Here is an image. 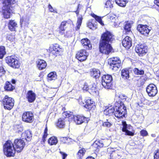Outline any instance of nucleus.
Returning <instances> with one entry per match:
<instances>
[{
    "label": "nucleus",
    "instance_id": "1",
    "mask_svg": "<svg viewBox=\"0 0 159 159\" xmlns=\"http://www.w3.org/2000/svg\"><path fill=\"white\" fill-rule=\"evenodd\" d=\"M125 109L126 107H125L123 104L116 103L114 107L111 106L106 109L104 113L106 115H111V114H114L116 117L121 118L124 116V114L123 112Z\"/></svg>",
    "mask_w": 159,
    "mask_h": 159
},
{
    "label": "nucleus",
    "instance_id": "2",
    "mask_svg": "<svg viewBox=\"0 0 159 159\" xmlns=\"http://www.w3.org/2000/svg\"><path fill=\"white\" fill-rule=\"evenodd\" d=\"M4 153L7 157L13 156L15 155L16 150L13 143L10 140L7 141L3 146Z\"/></svg>",
    "mask_w": 159,
    "mask_h": 159
},
{
    "label": "nucleus",
    "instance_id": "3",
    "mask_svg": "<svg viewBox=\"0 0 159 159\" xmlns=\"http://www.w3.org/2000/svg\"><path fill=\"white\" fill-rule=\"evenodd\" d=\"M18 59L16 56H11L7 57L6 61L10 66L14 68H18L20 66V63Z\"/></svg>",
    "mask_w": 159,
    "mask_h": 159
},
{
    "label": "nucleus",
    "instance_id": "4",
    "mask_svg": "<svg viewBox=\"0 0 159 159\" xmlns=\"http://www.w3.org/2000/svg\"><path fill=\"white\" fill-rule=\"evenodd\" d=\"M99 49L101 53L105 54H108L113 50L110 43L101 42L99 44Z\"/></svg>",
    "mask_w": 159,
    "mask_h": 159
},
{
    "label": "nucleus",
    "instance_id": "5",
    "mask_svg": "<svg viewBox=\"0 0 159 159\" xmlns=\"http://www.w3.org/2000/svg\"><path fill=\"white\" fill-rule=\"evenodd\" d=\"M112 78L111 75H104L102 77V84L106 89H111L112 87Z\"/></svg>",
    "mask_w": 159,
    "mask_h": 159
},
{
    "label": "nucleus",
    "instance_id": "6",
    "mask_svg": "<svg viewBox=\"0 0 159 159\" xmlns=\"http://www.w3.org/2000/svg\"><path fill=\"white\" fill-rule=\"evenodd\" d=\"M108 63L110 68L113 70H116L121 66V61L118 57H114L109 59Z\"/></svg>",
    "mask_w": 159,
    "mask_h": 159
},
{
    "label": "nucleus",
    "instance_id": "7",
    "mask_svg": "<svg viewBox=\"0 0 159 159\" xmlns=\"http://www.w3.org/2000/svg\"><path fill=\"white\" fill-rule=\"evenodd\" d=\"M114 39V36L107 31L102 35L100 42L110 44Z\"/></svg>",
    "mask_w": 159,
    "mask_h": 159
},
{
    "label": "nucleus",
    "instance_id": "8",
    "mask_svg": "<svg viewBox=\"0 0 159 159\" xmlns=\"http://www.w3.org/2000/svg\"><path fill=\"white\" fill-rule=\"evenodd\" d=\"M4 108L8 110L11 109L14 105V100L11 98L6 95L2 100Z\"/></svg>",
    "mask_w": 159,
    "mask_h": 159
},
{
    "label": "nucleus",
    "instance_id": "9",
    "mask_svg": "<svg viewBox=\"0 0 159 159\" xmlns=\"http://www.w3.org/2000/svg\"><path fill=\"white\" fill-rule=\"evenodd\" d=\"M16 151L18 152H20L23 149L25 145L24 141L20 139H17L14 141Z\"/></svg>",
    "mask_w": 159,
    "mask_h": 159
},
{
    "label": "nucleus",
    "instance_id": "10",
    "mask_svg": "<svg viewBox=\"0 0 159 159\" xmlns=\"http://www.w3.org/2000/svg\"><path fill=\"white\" fill-rule=\"evenodd\" d=\"M146 91L150 97L155 96L157 93L156 86L153 84H149L146 88Z\"/></svg>",
    "mask_w": 159,
    "mask_h": 159
},
{
    "label": "nucleus",
    "instance_id": "11",
    "mask_svg": "<svg viewBox=\"0 0 159 159\" xmlns=\"http://www.w3.org/2000/svg\"><path fill=\"white\" fill-rule=\"evenodd\" d=\"M23 121L27 123H32L34 120V115L30 112H25L22 116Z\"/></svg>",
    "mask_w": 159,
    "mask_h": 159
},
{
    "label": "nucleus",
    "instance_id": "12",
    "mask_svg": "<svg viewBox=\"0 0 159 159\" xmlns=\"http://www.w3.org/2000/svg\"><path fill=\"white\" fill-rule=\"evenodd\" d=\"M88 54L85 50H82L79 51L76 54V58L80 61L85 60L87 57Z\"/></svg>",
    "mask_w": 159,
    "mask_h": 159
},
{
    "label": "nucleus",
    "instance_id": "13",
    "mask_svg": "<svg viewBox=\"0 0 159 159\" xmlns=\"http://www.w3.org/2000/svg\"><path fill=\"white\" fill-rule=\"evenodd\" d=\"M135 51L139 55L142 56L147 52V47L144 44H138L136 47Z\"/></svg>",
    "mask_w": 159,
    "mask_h": 159
},
{
    "label": "nucleus",
    "instance_id": "14",
    "mask_svg": "<svg viewBox=\"0 0 159 159\" xmlns=\"http://www.w3.org/2000/svg\"><path fill=\"white\" fill-rule=\"evenodd\" d=\"M73 119L75 123L78 125L81 124L84 122L86 123L89 120L88 118L80 116H74Z\"/></svg>",
    "mask_w": 159,
    "mask_h": 159
},
{
    "label": "nucleus",
    "instance_id": "15",
    "mask_svg": "<svg viewBox=\"0 0 159 159\" xmlns=\"http://www.w3.org/2000/svg\"><path fill=\"white\" fill-rule=\"evenodd\" d=\"M137 29L141 34L145 36L148 35L150 31V30L148 28V26L147 25H139L138 26Z\"/></svg>",
    "mask_w": 159,
    "mask_h": 159
},
{
    "label": "nucleus",
    "instance_id": "16",
    "mask_svg": "<svg viewBox=\"0 0 159 159\" xmlns=\"http://www.w3.org/2000/svg\"><path fill=\"white\" fill-rule=\"evenodd\" d=\"M11 7L7 6H4L3 7V14L4 18L8 19L10 17L11 13L13 12Z\"/></svg>",
    "mask_w": 159,
    "mask_h": 159
},
{
    "label": "nucleus",
    "instance_id": "17",
    "mask_svg": "<svg viewBox=\"0 0 159 159\" xmlns=\"http://www.w3.org/2000/svg\"><path fill=\"white\" fill-rule=\"evenodd\" d=\"M122 154L123 152L121 150L116 149L112 151L110 154V157L112 159H120Z\"/></svg>",
    "mask_w": 159,
    "mask_h": 159
},
{
    "label": "nucleus",
    "instance_id": "18",
    "mask_svg": "<svg viewBox=\"0 0 159 159\" xmlns=\"http://www.w3.org/2000/svg\"><path fill=\"white\" fill-rule=\"evenodd\" d=\"M122 44L123 46L126 49L129 48L132 45L131 39L129 36L126 37L123 40Z\"/></svg>",
    "mask_w": 159,
    "mask_h": 159
},
{
    "label": "nucleus",
    "instance_id": "19",
    "mask_svg": "<svg viewBox=\"0 0 159 159\" xmlns=\"http://www.w3.org/2000/svg\"><path fill=\"white\" fill-rule=\"evenodd\" d=\"M26 98L29 102H32L35 100L36 94L32 90L29 91L26 94Z\"/></svg>",
    "mask_w": 159,
    "mask_h": 159
},
{
    "label": "nucleus",
    "instance_id": "20",
    "mask_svg": "<svg viewBox=\"0 0 159 159\" xmlns=\"http://www.w3.org/2000/svg\"><path fill=\"white\" fill-rule=\"evenodd\" d=\"M17 27V24L14 20H9L8 24V27L9 30L11 31H16Z\"/></svg>",
    "mask_w": 159,
    "mask_h": 159
},
{
    "label": "nucleus",
    "instance_id": "21",
    "mask_svg": "<svg viewBox=\"0 0 159 159\" xmlns=\"http://www.w3.org/2000/svg\"><path fill=\"white\" fill-rule=\"evenodd\" d=\"M21 137L23 139H25L27 141L30 140L32 137L31 132L30 130H27L23 133L21 134Z\"/></svg>",
    "mask_w": 159,
    "mask_h": 159
},
{
    "label": "nucleus",
    "instance_id": "22",
    "mask_svg": "<svg viewBox=\"0 0 159 159\" xmlns=\"http://www.w3.org/2000/svg\"><path fill=\"white\" fill-rule=\"evenodd\" d=\"M29 18L27 16H25L21 17L20 21L21 26L23 25L27 26L29 23Z\"/></svg>",
    "mask_w": 159,
    "mask_h": 159
},
{
    "label": "nucleus",
    "instance_id": "23",
    "mask_svg": "<svg viewBox=\"0 0 159 159\" xmlns=\"http://www.w3.org/2000/svg\"><path fill=\"white\" fill-rule=\"evenodd\" d=\"M37 67L40 70L44 69L47 65L46 61L43 60L39 59L37 61Z\"/></svg>",
    "mask_w": 159,
    "mask_h": 159
},
{
    "label": "nucleus",
    "instance_id": "24",
    "mask_svg": "<svg viewBox=\"0 0 159 159\" xmlns=\"http://www.w3.org/2000/svg\"><path fill=\"white\" fill-rule=\"evenodd\" d=\"M122 124L123 125L122 130L123 131L125 132V134L132 136H133L134 135V133L128 130L127 129V125L126 122L125 121L122 122Z\"/></svg>",
    "mask_w": 159,
    "mask_h": 159
},
{
    "label": "nucleus",
    "instance_id": "25",
    "mask_svg": "<svg viewBox=\"0 0 159 159\" xmlns=\"http://www.w3.org/2000/svg\"><path fill=\"white\" fill-rule=\"evenodd\" d=\"M84 107L89 110H90L94 106L93 102L90 99L87 100L85 102Z\"/></svg>",
    "mask_w": 159,
    "mask_h": 159
},
{
    "label": "nucleus",
    "instance_id": "26",
    "mask_svg": "<svg viewBox=\"0 0 159 159\" xmlns=\"http://www.w3.org/2000/svg\"><path fill=\"white\" fill-rule=\"evenodd\" d=\"M81 43L83 46H85L86 49H90L92 47L91 44H90V41L87 38L82 39Z\"/></svg>",
    "mask_w": 159,
    "mask_h": 159
},
{
    "label": "nucleus",
    "instance_id": "27",
    "mask_svg": "<svg viewBox=\"0 0 159 159\" xmlns=\"http://www.w3.org/2000/svg\"><path fill=\"white\" fill-rule=\"evenodd\" d=\"M100 75V70L96 69H93L91 71V75L92 76L96 79L99 77Z\"/></svg>",
    "mask_w": 159,
    "mask_h": 159
},
{
    "label": "nucleus",
    "instance_id": "28",
    "mask_svg": "<svg viewBox=\"0 0 159 159\" xmlns=\"http://www.w3.org/2000/svg\"><path fill=\"white\" fill-rule=\"evenodd\" d=\"M122 77L125 79H128L129 77V70L127 69H123L121 71Z\"/></svg>",
    "mask_w": 159,
    "mask_h": 159
},
{
    "label": "nucleus",
    "instance_id": "29",
    "mask_svg": "<svg viewBox=\"0 0 159 159\" xmlns=\"http://www.w3.org/2000/svg\"><path fill=\"white\" fill-rule=\"evenodd\" d=\"M4 88L7 91H12L15 89L14 86L12 85L9 81L6 82Z\"/></svg>",
    "mask_w": 159,
    "mask_h": 159
},
{
    "label": "nucleus",
    "instance_id": "30",
    "mask_svg": "<svg viewBox=\"0 0 159 159\" xmlns=\"http://www.w3.org/2000/svg\"><path fill=\"white\" fill-rule=\"evenodd\" d=\"M65 125V120L63 118H60L58 120L56 123V126L59 128H63Z\"/></svg>",
    "mask_w": 159,
    "mask_h": 159
},
{
    "label": "nucleus",
    "instance_id": "31",
    "mask_svg": "<svg viewBox=\"0 0 159 159\" xmlns=\"http://www.w3.org/2000/svg\"><path fill=\"white\" fill-rule=\"evenodd\" d=\"M50 50L51 52L56 56L59 55L61 51V49L60 48H57L54 47L52 48H51Z\"/></svg>",
    "mask_w": 159,
    "mask_h": 159
},
{
    "label": "nucleus",
    "instance_id": "32",
    "mask_svg": "<svg viewBox=\"0 0 159 159\" xmlns=\"http://www.w3.org/2000/svg\"><path fill=\"white\" fill-rule=\"evenodd\" d=\"M16 3V0H3V3L4 6H7L12 8L11 6L12 4Z\"/></svg>",
    "mask_w": 159,
    "mask_h": 159
},
{
    "label": "nucleus",
    "instance_id": "33",
    "mask_svg": "<svg viewBox=\"0 0 159 159\" xmlns=\"http://www.w3.org/2000/svg\"><path fill=\"white\" fill-rule=\"evenodd\" d=\"M116 3L119 6L125 7L128 2L129 0H115Z\"/></svg>",
    "mask_w": 159,
    "mask_h": 159
},
{
    "label": "nucleus",
    "instance_id": "34",
    "mask_svg": "<svg viewBox=\"0 0 159 159\" xmlns=\"http://www.w3.org/2000/svg\"><path fill=\"white\" fill-rule=\"evenodd\" d=\"M57 142V139L55 137H51L48 140V143L51 145H56Z\"/></svg>",
    "mask_w": 159,
    "mask_h": 159
},
{
    "label": "nucleus",
    "instance_id": "35",
    "mask_svg": "<svg viewBox=\"0 0 159 159\" xmlns=\"http://www.w3.org/2000/svg\"><path fill=\"white\" fill-rule=\"evenodd\" d=\"M89 88V92L90 94L93 95L97 94L98 93V91L95 86V85H93L92 87L90 86Z\"/></svg>",
    "mask_w": 159,
    "mask_h": 159
},
{
    "label": "nucleus",
    "instance_id": "36",
    "mask_svg": "<svg viewBox=\"0 0 159 159\" xmlns=\"http://www.w3.org/2000/svg\"><path fill=\"white\" fill-rule=\"evenodd\" d=\"M63 116L64 117H68L69 121H71V119L72 120L74 116V115H72V113L69 111L64 112Z\"/></svg>",
    "mask_w": 159,
    "mask_h": 159
},
{
    "label": "nucleus",
    "instance_id": "37",
    "mask_svg": "<svg viewBox=\"0 0 159 159\" xmlns=\"http://www.w3.org/2000/svg\"><path fill=\"white\" fill-rule=\"evenodd\" d=\"M85 150L84 148L79 150L76 154V157L79 158H81L84 156Z\"/></svg>",
    "mask_w": 159,
    "mask_h": 159
},
{
    "label": "nucleus",
    "instance_id": "38",
    "mask_svg": "<svg viewBox=\"0 0 159 159\" xmlns=\"http://www.w3.org/2000/svg\"><path fill=\"white\" fill-rule=\"evenodd\" d=\"M48 79L50 80H55L57 78V75L55 72H52L48 75Z\"/></svg>",
    "mask_w": 159,
    "mask_h": 159
},
{
    "label": "nucleus",
    "instance_id": "39",
    "mask_svg": "<svg viewBox=\"0 0 159 159\" xmlns=\"http://www.w3.org/2000/svg\"><path fill=\"white\" fill-rule=\"evenodd\" d=\"M133 22L132 21L127 22L125 24L124 27V29L126 32H129L130 31V28Z\"/></svg>",
    "mask_w": 159,
    "mask_h": 159
},
{
    "label": "nucleus",
    "instance_id": "40",
    "mask_svg": "<svg viewBox=\"0 0 159 159\" xmlns=\"http://www.w3.org/2000/svg\"><path fill=\"white\" fill-rule=\"evenodd\" d=\"M91 16L93 17H94L95 19V20L98 21L101 25H104L103 23L102 22V19L100 17L96 15L93 13L92 14H91Z\"/></svg>",
    "mask_w": 159,
    "mask_h": 159
},
{
    "label": "nucleus",
    "instance_id": "41",
    "mask_svg": "<svg viewBox=\"0 0 159 159\" xmlns=\"http://www.w3.org/2000/svg\"><path fill=\"white\" fill-rule=\"evenodd\" d=\"M134 73L137 75H142L144 74V71L143 70L139 69L137 68H135L134 69Z\"/></svg>",
    "mask_w": 159,
    "mask_h": 159
},
{
    "label": "nucleus",
    "instance_id": "42",
    "mask_svg": "<svg viewBox=\"0 0 159 159\" xmlns=\"http://www.w3.org/2000/svg\"><path fill=\"white\" fill-rule=\"evenodd\" d=\"M6 53L4 47L3 46L0 47V59L2 58Z\"/></svg>",
    "mask_w": 159,
    "mask_h": 159
},
{
    "label": "nucleus",
    "instance_id": "43",
    "mask_svg": "<svg viewBox=\"0 0 159 159\" xmlns=\"http://www.w3.org/2000/svg\"><path fill=\"white\" fill-rule=\"evenodd\" d=\"M15 36L14 34H9L7 37V39L10 41L13 42L15 39Z\"/></svg>",
    "mask_w": 159,
    "mask_h": 159
},
{
    "label": "nucleus",
    "instance_id": "44",
    "mask_svg": "<svg viewBox=\"0 0 159 159\" xmlns=\"http://www.w3.org/2000/svg\"><path fill=\"white\" fill-rule=\"evenodd\" d=\"M66 23L67 22L66 21H63L61 22L60 27V29L61 30L63 31L65 30L66 28Z\"/></svg>",
    "mask_w": 159,
    "mask_h": 159
},
{
    "label": "nucleus",
    "instance_id": "45",
    "mask_svg": "<svg viewBox=\"0 0 159 159\" xmlns=\"http://www.w3.org/2000/svg\"><path fill=\"white\" fill-rule=\"evenodd\" d=\"M105 5V7L107 8L109 7L111 8L113 7L111 1L110 0H107V1Z\"/></svg>",
    "mask_w": 159,
    "mask_h": 159
},
{
    "label": "nucleus",
    "instance_id": "46",
    "mask_svg": "<svg viewBox=\"0 0 159 159\" xmlns=\"http://www.w3.org/2000/svg\"><path fill=\"white\" fill-rule=\"evenodd\" d=\"M48 131V129L47 127H46L44 130V134L43 136V141H44L45 140V139L47 137V135H48V134H47Z\"/></svg>",
    "mask_w": 159,
    "mask_h": 159
},
{
    "label": "nucleus",
    "instance_id": "47",
    "mask_svg": "<svg viewBox=\"0 0 159 159\" xmlns=\"http://www.w3.org/2000/svg\"><path fill=\"white\" fill-rule=\"evenodd\" d=\"M146 79L147 78L146 77H144L143 76H141L139 80V81H140L141 82V84H143L145 81H146Z\"/></svg>",
    "mask_w": 159,
    "mask_h": 159
},
{
    "label": "nucleus",
    "instance_id": "48",
    "mask_svg": "<svg viewBox=\"0 0 159 159\" xmlns=\"http://www.w3.org/2000/svg\"><path fill=\"white\" fill-rule=\"evenodd\" d=\"M112 125V124L110 122L107 121L104 122L103 124V126L104 127H110Z\"/></svg>",
    "mask_w": 159,
    "mask_h": 159
},
{
    "label": "nucleus",
    "instance_id": "49",
    "mask_svg": "<svg viewBox=\"0 0 159 159\" xmlns=\"http://www.w3.org/2000/svg\"><path fill=\"white\" fill-rule=\"evenodd\" d=\"M140 133L141 135L143 136H146L148 134L147 132L144 130H142L141 131Z\"/></svg>",
    "mask_w": 159,
    "mask_h": 159
},
{
    "label": "nucleus",
    "instance_id": "50",
    "mask_svg": "<svg viewBox=\"0 0 159 159\" xmlns=\"http://www.w3.org/2000/svg\"><path fill=\"white\" fill-rule=\"evenodd\" d=\"M5 72L3 67L0 66V76L4 75Z\"/></svg>",
    "mask_w": 159,
    "mask_h": 159
},
{
    "label": "nucleus",
    "instance_id": "51",
    "mask_svg": "<svg viewBox=\"0 0 159 159\" xmlns=\"http://www.w3.org/2000/svg\"><path fill=\"white\" fill-rule=\"evenodd\" d=\"M83 90H85L86 91H89V86H88V84L86 83H85L84 87L83 88Z\"/></svg>",
    "mask_w": 159,
    "mask_h": 159
},
{
    "label": "nucleus",
    "instance_id": "52",
    "mask_svg": "<svg viewBox=\"0 0 159 159\" xmlns=\"http://www.w3.org/2000/svg\"><path fill=\"white\" fill-rule=\"evenodd\" d=\"M154 159H159V150H157L154 156Z\"/></svg>",
    "mask_w": 159,
    "mask_h": 159
},
{
    "label": "nucleus",
    "instance_id": "53",
    "mask_svg": "<svg viewBox=\"0 0 159 159\" xmlns=\"http://www.w3.org/2000/svg\"><path fill=\"white\" fill-rule=\"evenodd\" d=\"M48 8L50 12H55V10L51 5L49 4L48 6Z\"/></svg>",
    "mask_w": 159,
    "mask_h": 159
},
{
    "label": "nucleus",
    "instance_id": "54",
    "mask_svg": "<svg viewBox=\"0 0 159 159\" xmlns=\"http://www.w3.org/2000/svg\"><path fill=\"white\" fill-rule=\"evenodd\" d=\"M78 102L80 104L84 107V102H83L82 98H80L79 99H78Z\"/></svg>",
    "mask_w": 159,
    "mask_h": 159
},
{
    "label": "nucleus",
    "instance_id": "55",
    "mask_svg": "<svg viewBox=\"0 0 159 159\" xmlns=\"http://www.w3.org/2000/svg\"><path fill=\"white\" fill-rule=\"evenodd\" d=\"M60 153L62 155V159H65V158L66 157L67 155L66 153L62 152H60Z\"/></svg>",
    "mask_w": 159,
    "mask_h": 159
},
{
    "label": "nucleus",
    "instance_id": "56",
    "mask_svg": "<svg viewBox=\"0 0 159 159\" xmlns=\"http://www.w3.org/2000/svg\"><path fill=\"white\" fill-rule=\"evenodd\" d=\"M82 18H79L78 19L77 24H81V23H82Z\"/></svg>",
    "mask_w": 159,
    "mask_h": 159
},
{
    "label": "nucleus",
    "instance_id": "57",
    "mask_svg": "<svg viewBox=\"0 0 159 159\" xmlns=\"http://www.w3.org/2000/svg\"><path fill=\"white\" fill-rule=\"evenodd\" d=\"M88 26L89 28L90 29H93L92 28L93 26V24L91 22H89L88 23Z\"/></svg>",
    "mask_w": 159,
    "mask_h": 159
},
{
    "label": "nucleus",
    "instance_id": "58",
    "mask_svg": "<svg viewBox=\"0 0 159 159\" xmlns=\"http://www.w3.org/2000/svg\"><path fill=\"white\" fill-rule=\"evenodd\" d=\"M109 16L110 17L109 18L110 20H112L115 18L116 16L114 15L110 14Z\"/></svg>",
    "mask_w": 159,
    "mask_h": 159
},
{
    "label": "nucleus",
    "instance_id": "59",
    "mask_svg": "<svg viewBox=\"0 0 159 159\" xmlns=\"http://www.w3.org/2000/svg\"><path fill=\"white\" fill-rule=\"evenodd\" d=\"M154 3L159 7V0H155Z\"/></svg>",
    "mask_w": 159,
    "mask_h": 159
},
{
    "label": "nucleus",
    "instance_id": "60",
    "mask_svg": "<svg viewBox=\"0 0 159 159\" xmlns=\"http://www.w3.org/2000/svg\"><path fill=\"white\" fill-rule=\"evenodd\" d=\"M80 5V4H79L78 5L77 10L75 11V12L77 15L79 13V7Z\"/></svg>",
    "mask_w": 159,
    "mask_h": 159
},
{
    "label": "nucleus",
    "instance_id": "61",
    "mask_svg": "<svg viewBox=\"0 0 159 159\" xmlns=\"http://www.w3.org/2000/svg\"><path fill=\"white\" fill-rule=\"evenodd\" d=\"M81 24H77V29L76 30H79Z\"/></svg>",
    "mask_w": 159,
    "mask_h": 159
},
{
    "label": "nucleus",
    "instance_id": "62",
    "mask_svg": "<svg viewBox=\"0 0 159 159\" xmlns=\"http://www.w3.org/2000/svg\"><path fill=\"white\" fill-rule=\"evenodd\" d=\"M86 159H95L93 157H88Z\"/></svg>",
    "mask_w": 159,
    "mask_h": 159
},
{
    "label": "nucleus",
    "instance_id": "63",
    "mask_svg": "<svg viewBox=\"0 0 159 159\" xmlns=\"http://www.w3.org/2000/svg\"><path fill=\"white\" fill-rule=\"evenodd\" d=\"M12 83L13 84H14L16 83V81L14 80H12L11 81Z\"/></svg>",
    "mask_w": 159,
    "mask_h": 159
},
{
    "label": "nucleus",
    "instance_id": "64",
    "mask_svg": "<svg viewBox=\"0 0 159 159\" xmlns=\"http://www.w3.org/2000/svg\"><path fill=\"white\" fill-rule=\"evenodd\" d=\"M151 136L153 137H156V135L155 134H151Z\"/></svg>",
    "mask_w": 159,
    "mask_h": 159
}]
</instances>
